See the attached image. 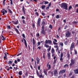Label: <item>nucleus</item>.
<instances>
[{
    "label": "nucleus",
    "instance_id": "nucleus-31",
    "mask_svg": "<svg viewBox=\"0 0 78 78\" xmlns=\"http://www.w3.org/2000/svg\"><path fill=\"white\" fill-rule=\"evenodd\" d=\"M37 46H39L40 45H41V42H38L37 43Z\"/></svg>",
    "mask_w": 78,
    "mask_h": 78
},
{
    "label": "nucleus",
    "instance_id": "nucleus-54",
    "mask_svg": "<svg viewBox=\"0 0 78 78\" xmlns=\"http://www.w3.org/2000/svg\"><path fill=\"white\" fill-rule=\"evenodd\" d=\"M59 35H56V38L57 39H59Z\"/></svg>",
    "mask_w": 78,
    "mask_h": 78
},
{
    "label": "nucleus",
    "instance_id": "nucleus-26",
    "mask_svg": "<svg viewBox=\"0 0 78 78\" xmlns=\"http://www.w3.org/2000/svg\"><path fill=\"white\" fill-rule=\"evenodd\" d=\"M51 47L50 46L48 49L47 50L48 51H50L51 50Z\"/></svg>",
    "mask_w": 78,
    "mask_h": 78
},
{
    "label": "nucleus",
    "instance_id": "nucleus-24",
    "mask_svg": "<svg viewBox=\"0 0 78 78\" xmlns=\"http://www.w3.org/2000/svg\"><path fill=\"white\" fill-rule=\"evenodd\" d=\"M15 30L16 31V32H17V33H18V34H19V30H17V29L16 28H15Z\"/></svg>",
    "mask_w": 78,
    "mask_h": 78
},
{
    "label": "nucleus",
    "instance_id": "nucleus-46",
    "mask_svg": "<svg viewBox=\"0 0 78 78\" xmlns=\"http://www.w3.org/2000/svg\"><path fill=\"white\" fill-rule=\"evenodd\" d=\"M75 51V55H77V51L76 50H74Z\"/></svg>",
    "mask_w": 78,
    "mask_h": 78
},
{
    "label": "nucleus",
    "instance_id": "nucleus-48",
    "mask_svg": "<svg viewBox=\"0 0 78 78\" xmlns=\"http://www.w3.org/2000/svg\"><path fill=\"white\" fill-rule=\"evenodd\" d=\"M10 1V4L11 5H12V0H9Z\"/></svg>",
    "mask_w": 78,
    "mask_h": 78
},
{
    "label": "nucleus",
    "instance_id": "nucleus-9",
    "mask_svg": "<svg viewBox=\"0 0 78 78\" xmlns=\"http://www.w3.org/2000/svg\"><path fill=\"white\" fill-rule=\"evenodd\" d=\"M75 63V60L71 59V63L70 64V65L72 66V64H74Z\"/></svg>",
    "mask_w": 78,
    "mask_h": 78
},
{
    "label": "nucleus",
    "instance_id": "nucleus-37",
    "mask_svg": "<svg viewBox=\"0 0 78 78\" xmlns=\"http://www.w3.org/2000/svg\"><path fill=\"white\" fill-rule=\"evenodd\" d=\"M59 48L58 47L56 50V52H58V51H59Z\"/></svg>",
    "mask_w": 78,
    "mask_h": 78
},
{
    "label": "nucleus",
    "instance_id": "nucleus-57",
    "mask_svg": "<svg viewBox=\"0 0 78 78\" xmlns=\"http://www.w3.org/2000/svg\"><path fill=\"white\" fill-rule=\"evenodd\" d=\"M68 42L67 41H65L64 44L65 45H67Z\"/></svg>",
    "mask_w": 78,
    "mask_h": 78
},
{
    "label": "nucleus",
    "instance_id": "nucleus-19",
    "mask_svg": "<svg viewBox=\"0 0 78 78\" xmlns=\"http://www.w3.org/2000/svg\"><path fill=\"white\" fill-rule=\"evenodd\" d=\"M12 22L13 23V24H14V25H16L18 23V20H17L15 22L14 21H12Z\"/></svg>",
    "mask_w": 78,
    "mask_h": 78
},
{
    "label": "nucleus",
    "instance_id": "nucleus-43",
    "mask_svg": "<svg viewBox=\"0 0 78 78\" xmlns=\"http://www.w3.org/2000/svg\"><path fill=\"white\" fill-rule=\"evenodd\" d=\"M30 68H31V69H33V66H32L31 65V63H30Z\"/></svg>",
    "mask_w": 78,
    "mask_h": 78
},
{
    "label": "nucleus",
    "instance_id": "nucleus-34",
    "mask_svg": "<svg viewBox=\"0 0 78 78\" xmlns=\"http://www.w3.org/2000/svg\"><path fill=\"white\" fill-rule=\"evenodd\" d=\"M56 61H57V59H56L54 60L53 62V64H56Z\"/></svg>",
    "mask_w": 78,
    "mask_h": 78
},
{
    "label": "nucleus",
    "instance_id": "nucleus-50",
    "mask_svg": "<svg viewBox=\"0 0 78 78\" xmlns=\"http://www.w3.org/2000/svg\"><path fill=\"white\" fill-rule=\"evenodd\" d=\"M51 2H50L48 6V7H50V6H51Z\"/></svg>",
    "mask_w": 78,
    "mask_h": 78
},
{
    "label": "nucleus",
    "instance_id": "nucleus-22",
    "mask_svg": "<svg viewBox=\"0 0 78 78\" xmlns=\"http://www.w3.org/2000/svg\"><path fill=\"white\" fill-rule=\"evenodd\" d=\"M19 75H22V71H20L19 72Z\"/></svg>",
    "mask_w": 78,
    "mask_h": 78
},
{
    "label": "nucleus",
    "instance_id": "nucleus-61",
    "mask_svg": "<svg viewBox=\"0 0 78 78\" xmlns=\"http://www.w3.org/2000/svg\"><path fill=\"white\" fill-rule=\"evenodd\" d=\"M6 40V38L5 37H3L2 38V41H4V40Z\"/></svg>",
    "mask_w": 78,
    "mask_h": 78
},
{
    "label": "nucleus",
    "instance_id": "nucleus-7",
    "mask_svg": "<svg viewBox=\"0 0 78 78\" xmlns=\"http://www.w3.org/2000/svg\"><path fill=\"white\" fill-rule=\"evenodd\" d=\"M54 75L56 77L58 76V71L57 70H55L54 71Z\"/></svg>",
    "mask_w": 78,
    "mask_h": 78
},
{
    "label": "nucleus",
    "instance_id": "nucleus-12",
    "mask_svg": "<svg viewBox=\"0 0 78 78\" xmlns=\"http://www.w3.org/2000/svg\"><path fill=\"white\" fill-rule=\"evenodd\" d=\"M36 59L37 60V64L40 62V59L37 57L36 58Z\"/></svg>",
    "mask_w": 78,
    "mask_h": 78
},
{
    "label": "nucleus",
    "instance_id": "nucleus-41",
    "mask_svg": "<svg viewBox=\"0 0 78 78\" xmlns=\"http://www.w3.org/2000/svg\"><path fill=\"white\" fill-rule=\"evenodd\" d=\"M7 28L8 29H10L11 28V27L9 25V26H7Z\"/></svg>",
    "mask_w": 78,
    "mask_h": 78
},
{
    "label": "nucleus",
    "instance_id": "nucleus-47",
    "mask_svg": "<svg viewBox=\"0 0 78 78\" xmlns=\"http://www.w3.org/2000/svg\"><path fill=\"white\" fill-rule=\"evenodd\" d=\"M40 36V35H39V34L38 33V34H36V37H39V36Z\"/></svg>",
    "mask_w": 78,
    "mask_h": 78
},
{
    "label": "nucleus",
    "instance_id": "nucleus-16",
    "mask_svg": "<svg viewBox=\"0 0 78 78\" xmlns=\"http://www.w3.org/2000/svg\"><path fill=\"white\" fill-rule=\"evenodd\" d=\"M74 73L75 74H78V69H76L74 70Z\"/></svg>",
    "mask_w": 78,
    "mask_h": 78
},
{
    "label": "nucleus",
    "instance_id": "nucleus-56",
    "mask_svg": "<svg viewBox=\"0 0 78 78\" xmlns=\"http://www.w3.org/2000/svg\"><path fill=\"white\" fill-rule=\"evenodd\" d=\"M14 62H15V64H17V61L16 60H15L14 61Z\"/></svg>",
    "mask_w": 78,
    "mask_h": 78
},
{
    "label": "nucleus",
    "instance_id": "nucleus-40",
    "mask_svg": "<svg viewBox=\"0 0 78 78\" xmlns=\"http://www.w3.org/2000/svg\"><path fill=\"white\" fill-rule=\"evenodd\" d=\"M23 24H25V21L24 20H23Z\"/></svg>",
    "mask_w": 78,
    "mask_h": 78
},
{
    "label": "nucleus",
    "instance_id": "nucleus-49",
    "mask_svg": "<svg viewBox=\"0 0 78 78\" xmlns=\"http://www.w3.org/2000/svg\"><path fill=\"white\" fill-rule=\"evenodd\" d=\"M22 36L24 38H25V34H22Z\"/></svg>",
    "mask_w": 78,
    "mask_h": 78
},
{
    "label": "nucleus",
    "instance_id": "nucleus-15",
    "mask_svg": "<svg viewBox=\"0 0 78 78\" xmlns=\"http://www.w3.org/2000/svg\"><path fill=\"white\" fill-rule=\"evenodd\" d=\"M51 53H55V51L54 48H52L51 51Z\"/></svg>",
    "mask_w": 78,
    "mask_h": 78
},
{
    "label": "nucleus",
    "instance_id": "nucleus-45",
    "mask_svg": "<svg viewBox=\"0 0 78 78\" xmlns=\"http://www.w3.org/2000/svg\"><path fill=\"white\" fill-rule=\"evenodd\" d=\"M42 25H45V22L43 21L42 22Z\"/></svg>",
    "mask_w": 78,
    "mask_h": 78
},
{
    "label": "nucleus",
    "instance_id": "nucleus-63",
    "mask_svg": "<svg viewBox=\"0 0 78 78\" xmlns=\"http://www.w3.org/2000/svg\"><path fill=\"white\" fill-rule=\"evenodd\" d=\"M56 12H59V9H56Z\"/></svg>",
    "mask_w": 78,
    "mask_h": 78
},
{
    "label": "nucleus",
    "instance_id": "nucleus-39",
    "mask_svg": "<svg viewBox=\"0 0 78 78\" xmlns=\"http://www.w3.org/2000/svg\"><path fill=\"white\" fill-rule=\"evenodd\" d=\"M35 14H36V15H37V16H39V13H38V12H36L35 13Z\"/></svg>",
    "mask_w": 78,
    "mask_h": 78
},
{
    "label": "nucleus",
    "instance_id": "nucleus-5",
    "mask_svg": "<svg viewBox=\"0 0 78 78\" xmlns=\"http://www.w3.org/2000/svg\"><path fill=\"white\" fill-rule=\"evenodd\" d=\"M74 46H75V43L73 42L71 44L70 48V50L71 51H72L73 50V48Z\"/></svg>",
    "mask_w": 78,
    "mask_h": 78
},
{
    "label": "nucleus",
    "instance_id": "nucleus-13",
    "mask_svg": "<svg viewBox=\"0 0 78 78\" xmlns=\"http://www.w3.org/2000/svg\"><path fill=\"white\" fill-rule=\"evenodd\" d=\"M23 39L24 40V44L26 47H27V41H26V40L24 38H23Z\"/></svg>",
    "mask_w": 78,
    "mask_h": 78
},
{
    "label": "nucleus",
    "instance_id": "nucleus-23",
    "mask_svg": "<svg viewBox=\"0 0 78 78\" xmlns=\"http://www.w3.org/2000/svg\"><path fill=\"white\" fill-rule=\"evenodd\" d=\"M33 45L35 44V40H34V38L33 39Z\"/></svg>",
    "mask_w": 78,
    "mask_h": 78
},
{
    "label": "nucleus",
    "instance_id": "nucleus-18",
    "mask_svg": "<svg viewBox=\"0 0 78 78\" xmlns=\"http://www.w3.org/2000/svg\"><path fill=\"white\" fill-rule=\"evenodd\" d=\"M50 53L49 52L47 54V56L48 58V59H50L51 57L50 56Z\"/></svg>",
    "mask_w": 78,
    "mask_h": 78
},
{
    "label": "nucleus",
    "instance_id": "nucleus-58",
    "mask_svg": "<svg viewBox=\"0 0 78 78\" xmlns=\"http://www.w3.org/2000/svg\"><path fill=\"white\" fill-rule=\"evenodd\" d=\"M21 19H25V17L24 16H22Z\"/></svg>",
    "mask_w": 78,
    "mask_h": 78
},
{
    "label": "nucleus",
    "instance_id": "nucleus-4",
    "mask_svg": "<svg viewBox=\"0 0 78 78\" xmlns=\"http://www.w3.org/2000/svg\"><path fill=\"white\" fill-rule=\"evenodd\" d=\"M70 31H67L66 33V37H70Z\"/></svg>",
    "mask_w": 78,
    "mask_h": 78
},
{
    "label": "nucleus",
    "instance_id": "nucleus-64",
    "mask_svg": "<svg viewBox=\"0 0 78 78\" xmlns=\"http://www.w3.org/2000/svg\"><path fill=\"white\" fill-rule=\"evenodd\" d=\"M58 55H59V54H60V51H58Z\"/></svg>",
    "mask_w": 78,
    "mask_h": 78
},
{
    "label": "nucleus",
    "instance_id": "nucleus-6",
    "mask_svg": "<svg viewBox=\"0 0 78 78\" xmlns=\"http://www.w3.org/2000/svg\"><path fill=\"white\" fill-rule=\"evenodd\" d=\"M45 43L46 44H51L52 41L51 40H46L45 41Z\"/></svg>",
    "mask_w": 78,
    "mask_h": 78
},
{
    "label": "nucleus",
    "instance_id": "nucleus-14",
    "mask_svg": "<svg viewBox=\"0 0 78 78\" xmlns=\"http://www.w3.org/2000/svg\"><path fill=\"white\" fill-rule=\"evenodd\" d=\"M23 12L24 13V14H25V7L24 6L22 7Z\"/></svg>",
    "mask_w": 78,
    "mask_h": 78
},
{
    "label": "nucleus",
    "instance_id": "nucleus-3",
    "mask_svg": "<svg viewBox=\"0 0 78 78\" xmlns=\"http://www.w3.org/2000/svg\"><path fill=\"white\" fill-rule=\"evenodd\" d=\"M36 73L37 74V75H38V76L40 78H44V76H43L42 75V74H41V75H40L39 74V72H38V70H37L36 71Z\"/></svg>",
    "mask_w": 78,
    "mask_h": 78
},
{
    "label": "nucleus",
    "instance_id": "nucleus-51",
    "mask_svg": "<svg viewBox=\"0 0 78 78\" xmlns=\"http://www.w3.org/2000/svg\"><path fill=\"white\" fill-rule=\"evenodd\" d=\"M4 37V36H3V35L2 36V35H1V36L0 39H2V38H3Z\"/></svg>",
    "mask_w": 78,
    "mask_h": 78
},
{
    "label": "nucleus",
    "instance_id": "nucleus-42",
    "mask_svg": "<svg viewBox=\"0 0 78 78\" xmlns=\"http://www.w3.org/2000/svg\"><path fill=\"white\" fill-rule=\"evenodd\" d=\"M48 1H45L44 2V4L45 5H46V4H48Z\"/></svg>",
    "mask_w": 78,
    "mask_h": 78
},
{
    "label": "nucleus",
    "instance_id": "nucleus-2",
    "mask_svg": "<svg viewBox=\"0 0 78 78\" xmlns=\"http://www.w3.org/2000/svg\"><path fill=\"white\" fill-rule=\"evenodd\" d=\"M41 22V19L40 18H39L38 19V20L37 23V26L38 28H39L41 26V25H40Z\"/></svg>",
    "mask_w": 78,
    "mask_h": 78
},
{
    "label": "nucleus",
    "instance_id": "nucleus-62",
    "mask_svg": "<svg viewBox=\"0 0 78 78\" xmlns=\"http://www.w3.org/2000/svg\"><path fill=\"white\" fill-rule=\"evenodd\" d=\"M29 76L32 78H34V76Z\"/></svg>",
    "mask_w": 78,
    "mask_h": 78
},
{
    "label": "nucleus",
    "instance_id": "nucleus-20",
    "mask_svg": "<svg viewBox=\"0 0 78 78\" xmlns=\"http://www.w3.org/2000/svg\"><path fill=\"white\" fill-rule=\"evenodd\" d=\"M41 33L43 34H44V35H45V31H44V30H41Z\"/></svg>",
    "mask_w": 78,
    "mask_h": 78
},
{
    "label": "nucleus",
    "instance_id": "nucleus-8",
    "mask_svg": "<svg viewBox=\"0 0 78 78\" xmlns=\"http://www.w3.org/2000/svg\"><path fill=\"white\" fill-rule=\"evenodd\" d=\"M63 57V53L61 52V55H60V61L62 62H63V58H62V57Z\"/></svg>",
    "mask_w": 78,
    "mask_h": 78
},
{
    "label": "nucleus",
    "instance_id": "nucleus-11",
    "mask_svg": "<svg viewBox=\"0 0 78 78\" xmlns=\"http://www.w3.org/2000/svg\"><path fill=\"white\" fill-rule=\"evenodd\" d=\"M66 71V69H63L62 70H60L59 72V75H61V74H62V73H65Z\"/></svg>",
    "mask_w": 78,
    "mask_h": 78
},
{
    "label": "nucleus",
    "instance_id": "nucleus-28",
    "mask_svg": "<svg viewBox=\"0 0 78 78\" xmlns=\"http://www.w3.org/2000/svg\"><path fill=\"white\" fill-rule=\"evenodd\" d=\"M68 64H66L65 65H64V68H67L68 66Z\"/></svg>",
    "mask_w": 78,
    "mask_h": 78
},
{
    "label": "nucleus",
    "instance_id": "nucleus-60",
    "mask_svg": "<svg viewBox=\"0 0 78 78\" xmlns=\"http://www.w3.org/2000/svg\"><path fill=\"white\" fill-rule=\"evenodd\" d=\"M9 64H12V61H9Z\"/></svg>",
    "mask_w": 78,
    "mask_h": 78
},
{
    "label": "nucleus",
    "instance_id": "nucleus-44",
    "mask_svg": "<svg viewBox=\"0 0 78 78\" xmlns=\"http://www.w3.org/2000/svg\"><path fill=\"white\" fill-rule=\"evenodd\" d=\"M72 8V7L71 6H70L69 7L68 10L69 11L71 8Z\"/></svg>",
    "mask_w": 78,
    "mask_h": 78
},
{
    "label": "nucleus",
    "instance_id": "nucleus-35",
    "mask_svg": "<svg viewBox=\"0 0 78 78\" xmlns=\"http://www.w3.org/2000/svg\"><path fill=\"white\" fill-rule=\"evenodd\" d=\"M52 57H53V56H54L55 55H56V54L55 53H52Z\"/></svg>",
    "mask_w": 78,
    "mask_h": 78
},
{
    "label": "nucleus",
    "instance_id": "nucleus-17",
    "mask_svg": "<svg viewBox=\"0 0 78 78\" xmlns=\"http://www.w3.org/2000/svg\"><path fill=\"white\" fill-rule=\"evenodd\" d=\"M49 63H48L47 65V67H48V70H50V69L51 68V65L50 64H49Z\"/></svg>",
    "mask_w": 78,
    "mask_h": 78
},
{
    "label": "nucleus",
    "instance_id": "nucleus-10",
    "mask_svg": "<svg viewBox=\"0 0 78 78\" xmlns=\"http://www.w3.org/2000/svg\"><path fill=\"white\" fill-rule=\"evenodd\" d=\"M53 44L54 45H55L54 46V48H57L58 47V44L57 43H56L55 42V41H53Z\"/></svg>",
    "mask_w": 78,
    "mask_h": 78
},
{
    "label": "nucleus",
    "instance_id": "nucleus-33",
    "mask_svg": "<svg viewBox=\"0 0 78 78\" xmlns=\"http://www.w3.org/2000/svg\"><path fill=\"white\" fill-rule=\"evenodd\" d=\"M2 12V13H3L2 15H5V12L3 11V10H2L1 11Z\"/></svg>",
    "mask_w": 78,
    "mask_h": 78
},
{
    "label": "nucleus",
    "instance_id": "nucleus-1",
    "mask_svg": "<svg viewBox=\"0 0 78 78\" xmlns=\"http://www.w3.org/2000/svg\"><path fill=\"white\" fill-rule=\"evenodd\" d=\"M61 8H63L64 9L67 10L68 9V5L66 3H62L61 4H59Z\"/></svg>",
    "mask_w": 78,
    "mask_h": 78
},
{
    "label": "nucleus",
    "instance_id": "nucleus-55",
    "mask_svg": "<svg viewBox=\"0 0 78 78\" xmlns=\"http://www.w3.org/2000/svg\"><path fill=\"white\" fill-rule=\"evenodd\" d=\"M4 59H7V56H4Z\"/></svg>",
    "mask_w": 78,
    "mask_h": 78
},
{
    "label": "nucleus",
    "instance_id": "nucleus-25",
    "mask_svg": "<svg viewBox=\"0 0 78 78\" xmlns=\"http://www.w3.org/2000/svg\"><path fill=\"white\" fill-rule=\"evenodd\" d=\"M59 45H61V46L62 47H63V43H62V42L59 43Z\"/></svg>",
    "mask_w": 78,
    "mask_h": 78
},
{
    "label": "nucleus",
    "instance_id": "nucleus-59",
    "mask_svg": "<svg viewBox=\"0 0 78 78\" xmlns=\"http://www.w3.org/2000/svg\"><path fill=\"white\" fill-rule=\"evenodd\" d=\"M49 7L48 6L46 8V10H48V9H49Z\"/></svg>",
    "mask_w": 78,
    "mask_h": 78
},
{
    "label": "nucleus",
    "instance_id": "nucleus-53",
    "mask_svg": "<svg viewBox=\"0 0 78 78\" xmlns=\"http://www.w3.org/2000/svg\"><path fill=\"white\" fill-rule=\"evenodd\" d=\"M41 14L43 16H45V13H44L43 12H42Z\"/></svg>",
    "mask_w": 78,
    "mask_h": 78
},
{
    "label": "nucleus",
    "instance_id": "nucleus-52",
    "mask_svg": "<svg viewBox=\"0 0 78 78\" xmlns=\"http://www.w3.org/2000/svg\"><path fill=\"white\" fill-rule=\"evenodd\" d=\"M22 53L21 52L19 54H18V55H17V56H19V55H22Z\"/></svg>",
    "mask_w": 78,
    "mask_h": 78
},
{
    "label": "nucleus",
    "instance_id": "nucleus-27",
    "mask_svg": "<svg viewBox=\"0 0 78 78\" xmlns=\"http://www.w3.org/2000/svg\"><path fill=\"white\" fill-rule=\"evenodd\" d=\"M8 9L9 12V13H10V14H12V11H11V10L9 9Z\"/></svg>",
    "mask_w": 78,
    "mask_h": 78
},
{
    "label": "nucleus",
    "instance_id": "nucleus-29",
    "mask_svg": "<svg viewBox=\"0 0 78 78\" xmlns=\"http://www.w3.org/2000/svg\"><path fill=\"white\" fill-rule=\"evenodd\" d=\"M44 72L46 75H47V73L46 72L45 70L44 71Z\"/></svg>",
    "mask_w": 78,
    "mask_h": 78
},
{
    "label": "nucleus",
    "instance_id": "nucleus-21",
    "mask_svg": "<svg viewBox=\"0 0 78 78\" xmlns=\"http://www.w3.org/2000/svg\"><path fill=\"white\" fill-rule=\"evenodd\" d=\"M44 47H46V48H48L49 47V45L47 44H45L44 45Z\"/></svg>",
    "mask_w": 78,
    "mask_h": 78
},
{
    "label": "nucleus",
    "instance_id": "nucleus-36",
    "mask_svg": "<svg viewBox=\"0 0 78 78\" xmlns=\"http://www.w3.org/2000/svg\"><path fill=\"white\" fill-rule=\"evenodd\" d=\"M59 17V15H57L56 16V19H58Z\"/></svg>",
    "mask_w": 78,
    "mask_h": 78
},
{
    "label": "nucleus",
    "instance_id": "nucleus-38",
    "mask_svg": "<svg viewBox=\"0 0 78 78\" xmlns=\"http://www.w3.org/2000/svg\"><path fill=\"white\" fill-rule=\"evenodd\" d=\"M41 30H44V26L43 25L41 27Z\"/></svg>",
    "mask_w": 78,
    "mask_h": 78
},
{
    "label": "nucleus",
    "instance_id": "nucleus-32",
    "mask_svg": "<svg viewBox=\"0 0 78 78\" xmlns=\"http://www.w3.org/2000/svg\"><path fill=\"white\" fill-rule=\"evenodd\" d=\"M49 27V28H51V29H52V28H53V26H52L51 25H50Z\"/></svg>",
    "mask_w": 78,
    "mask_h": 78
},
{
    "label": "nucleus",
    "instance_id": "nucleus-30",
    "mask_svg": "<svg viewBox=\"0 0 78 78\" xmlns=\"http://www.w3.org/2000/svg\"><path fill=\"white\" fill-rule=\"evenodd\" d=\"M41 8H42V9H44V8H45V5H42Z\"/></svg>",
    "mask_w": 78,
    "mask_h": 78
}]
</instances>
